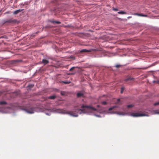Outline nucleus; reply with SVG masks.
<instances>
[{"mask_svg": "<svg viewBox=\"0 0 159 159\" xmlns=\"http://www.w3.org/2000/svg\"><path fill=\"white\" fill-rule=\"evenodd\" d=\"M83 93L80 92L77 93V97L78 98L82 97L83 96Z\"/></svg>", "mask_w": 159, "mask_h": 159, "instance_id": "nucleus-10", "label": "nucleus"}, {"mask_svg": "<svg viewBox=\"0 0 159 159\" xmlns=\"http://www.w3.org/2000/svg\"><path fill=\"white\" fill-rule=\"evenodd\" d=\"M75 68V67H73L70 69L69 70V71H71L74 70Z\"/></svg>", "mask_w": 159, "mask_h": 159, "instance_id": "nucleus-23", "label": "nucleus"}, {"mask_svg": "<svg viewBox=\"0 0 159 159\" xmlns=\"http://www.w3.org/2000/svg\"><path fill=\"white\" fill-rule=\"evenodd\" d=\"M61 93L62 95H64L65 94V92L63 91L61 92Z\"/></svg>", "mask_w": 159, "mask_h": 159, "instance_id": "nucleus-26", "label": "nucleus"}, {"mask_svg": "<svg viewBox=\"0 0 159 159\" xmlns=\"http://www.w3.org/2000/svg\"><path fill=\"white\" fill-rule=\"evenodd\" d=\"M91 52L90 50H88L86 49H83L80 51V52Z\"/></svg>", "mask_w": 159, "mask_h": 159, "instance_id": "nucleus-8", "label": "nucleus"}, {"mask_svg": "<svg viewBox=\"0 0 159 159\" xmlns=\"http://www.w3.org/2000/svg\"><path fill=\"white\" fill-rule=\"evenodd\" d=\"M62 82L64 83L65 84H69V83H70V81H62Z\"/></svg>", "mask_w": 159, "mask_h": 159, "instance_id": "nucleus-19", "label": "nucleus"}, {"mask_svg": "<svg viewBox=\"0 0 159 159\" xmlns=\"http://www.w3.org/2000/svg\"><path fill=\"white\" fill-rule=\"evenodd\" d=\"M120 99H118L117 100V103H120Z\"/></svg>", "mask_w": 159, "mask_h": 159, "instance_id": "nucleus-28", "label": "nucleus"}, {"mask_svg": "<svg viewBox=\"0 0 159 159\" xmlns=\"http://www.w3.org/2000/svg\"><path fill=\"white\" fill-rule=\"evenodd\" d=\"M156 82L157 83L159 84V81L158 80V81H156Z\"/></svg>", "mask_w": 159, "mask_h": 159, "instance_id": "nucleus-29", "label": "nucleus"}, {"mask_svg": "<svg viewBox=\"0 0 159 159\" xmlns=\"http://www.w3.org/2000/svg\"><path fill=\"white\" fill-rule=\"evenodd\" d=\"M121 65L117 64V65H116L115 67L117 68H119V67H121Z\"/></svg>", "mask_w": 159, "mask_h": 159, "instance_id": "nucleus-22", "label": "nucleus"}, {"mask_svg": "<svg viewBox=\"0 0 159 159\" xmlns=\"http://www.w3.org/2000/svg\"><path fill=\"white\" fill-rule=\"evenodd\" d=\"M42 63H43L44 65H46L49 63V61L47 60L43 59L42 61Z\"/></svg>", "mask_w": 159, "mask_h": 159, "instance_id": "nucleus-9", "label": "nucleus"}, {"mask_svg": "<svg viewBox=\"0 0 159 159\" xmlns=\"http://www.w3.org/2000/svg\"><path fill=\"white\" fill-rule=\"evenodd\" d=\"M134 80V78H131L129 77V78H128L126 79L125 80V81L126 82H128L129 81H131V80Z\"/></svg>", "mask_w": 159, "mask_h": 159, "instance_id": "nucleus-14", "label": "nucleus"}, {"mask_svg": "<svg viewBox=\"0 0 159 159\" xmlns=\"http://www.w3.org/2000/svg\"><path fill=\"white\" fill-rule=\"evenodd\" d=\"M52 111L55 113H62L63 112L62 110L60 109H57L55 108L52 109Z\"/></svg>", "mask_w": 159, "mask_h": 159, "instance_id": "nucleus-3", "label": "nucleus"}, {"mask_svg": "<svg viewBox=\"0 0 159 159\" xmlns=\"http://www.w3.org/2000/svg\"><path fill=\"white\" fill-rule=\"evenodd\" d=\"M34 86V84H30L28 85V87H30V88H33Z\"/></svg>", "mask_w": 159, "mask_h": 159, "instance_id": "nucleus-21", "label": "nucleus"}, {"mask_svg": "<svg viewBox=\"0 0 159 159\" xmlns=\"http://www.w3.org/2000/svg\"><path fill=\"white\" fill-rule=\"evenodd\" d=\"M102 103L103 105H106L107 104V102L105 101H103L102 102Z\"/></svg>", "mask_w": 159, "mask_h": 159, "instance_id": "nucleus-25", "label": "nucleus"}, {"mask_svg": "<svg viewBox=\"0 0 159 159\" xmlns=\"http://www.w3.org/2000/svg\"><path fill=\"white\" fill-rule=\"evenodd\" d=\"M16 22V20H12L10 19L6 21L5 22V23H15Z\"/></svg>", "mask_w": 159, "mask_h": 159, "instance_id": "nucleus-7", "label": "nucleus"}, {"mask_svg": "<svg viewBox=\"0 0 159 159\" xmlns=\"http://www.w3.org/2000/svg\"><path fill=\"white\" fill-rule=\"evenodd\" d=\"M132 17L131 16H129L128 17V18L129 19V18H131Z\"/></svg>", "mask_w": 159, "mask_h": 159, "instance_id": "nucleus-30", "label": "nucleus"}, {"mask_svg": "<svg viewBox=\"0 0 159 159\" xmlns=\"http://www.w3.org/2000/svg\"><path fill=\"white\" fill-rule=\"evenodd\" d=\"M131 115L133 117H139L144 116V115L139 113H132Z\"/></svg>", "mask_w": 159, "mask_h": 159, "instance_id": "nucleus-4", "label": "nucleus"}, {"mask_svg": "<svg viewBox=\"0 0 159 159\" xmlns=\"http://www.w3.org/2000/svg\"><path fill=\"white\" fill-rule=\"evenodd\" d=\"M26 112L28 113L32 114L34 112V108L33 107H31L29 109L25 110Z\"/></svg>", "mask_w": 159, "mask_h": 159, "instance_id": "nucleus-5", "label": "nucleus"}, {"mask_svg": "<svg viewBox=\"0 0 159 159\" xmlns=\"http://www.w3.org/2000/svg\"><path fill=\"white\" fill-rule=\"evenodd\" d=\"M154 106H157V105H159V101L155 103L154 104Z\"/></svg>", "mask_w": 159, "mask_h": 159, "instance_id": "nucleus-24", "label": "nucleus"}, {"mask_svg": "<svg viewBox=\"0 0 159 159\" xmlns=\"http://www.w3.org/2000/svg\"><path fill=\"white\" fill-rule=\"evenodd\" d=\"M113 10L115 11H117L118 10V9L115 8H113Z\"/></svg>", "mask_w": 159, "mask_h": 159, "instance_id": "nucleus-27", "label": "nucleus"}, {"mask_svg": "<svg viewBox=\"0 0 159 159\" xmlns=\"http://www.w3.org/2000/svg\"><path fill=\"white\" fill-rule=\"evenodd\" d=\"M117 107L116 106H113L112 107H111L109 109V111H111L113 109H114L115 108H116V107Z\"/></svg>", "mask_w": 159, "mask_h": 159, "instance_id": "nucleus-16", "label": "nucleus"}, {"mask_svg": "<svg viewBox=\"0 0 159 159\" xmlns=\"http://www.w3.org/2000/svg\"><path fill=\"white\" fill-rule=\"evenodd\" d=\"M134 106V105L133 104L129 105L127 106V107L128 108H130V107H133Z\"/></svg>", "mask_w": 159, "mask_h": 159, "instance_id": "nucleus-18", "label": "nucleus"}, {"mask_svg": "<svg viewBox=\"0 0 159 159\" xmlns=\"http://www.w3.org/2000/svg\"><path fill=\"white\" fill-rule=\"evenodd\" d=\"M7 104V103L5 101H1L0 102V105H4Z\"/></svg>", "mask_w": 159, "mask_h": 159, "instance_id": "nucleus-15", "label": "nucleus"}, {"mask_svg": "<svg viewBox=\"0 0 159 159\" xmlns=\"http://www.w3.org/2000/svg\"><path fill=\"white\" fill-rule=\"evenodd\" d=\"M132 14L134 15L138 16H143V17H147L148 16L147 15H143L142 13L139 14V13H134Z\"/></svg>", "mask_w": 159, "mask_h": 159, "instance_id": "nucleus-6", "label": "nucleus"}, {"mask_svg": "<svg viewBox=\"0 0 159 159\" xmlns=\"http://www.w3.org/2000/svg\"><path fill=\"white\" fill-rule=\"evenodd\" d=\"M82 110L81 109H77L75 111L76 113H74L73 111H67L65 112L66 113L74 117H77L78 116V114L79 113L81 114V112H82Z\"/></svg>", "mask_w": 159, "mask_h": 159, "instance_id": "nucleus-1", "label": "nucleus"}, {"mask_svg": "<svg viewBox=\"0 0 159 159\" xmlns=\"http://www.w3.org/2000/svg\"><path fill=\"white\" fill-rule=\"evenodd\" d=\"M118 13L121 14H126V13L124 11H120L118 12Z\"/></svg>", "mask_w": 159, "mask_h": 159, "instance_id": "nucleus-17", "label": "nucleus"}, {"mask_svg": "<svg viewBox=\"0 0 159 159\" xmlns=\"http://www.w3.org/2000/svg\"><path fill=\"white\" fill-rule=\"evenodd\" d=\"M56 96L55 95H52L48 97V98L50 99H54L56 98Z\"/></svg>", "mask_w": 159, "mask_h": 159, "instance_id": "nucleus-13", "label": "nucleus"}, {"mask_svg": "<svg viewBox=\"0 0 159 159\" xmlns=\"http://www.w3.org/2000/svg\"><path fill=\"white\" fill-rule=\"evenodd\" d=\"M124 90V87H122L121 89L120 93H123V91Z\"/></svg>", "mask_w": 159, "mask_h": 159, "instance_id": "nucleus-20", "label": "nucleus"}, {"mask_svg": "<svg viewBox=\"0 0 159 159\" xmlns=\"http://www.w3.org/2000/svg\"><path fill=\"white\" fill-rule=\"evenodd\" d=\"M22 10H21V9H19V10H16L14 12L13 14H15V15L17 14H18L19 13L22 11Z\"/></svg>", "mask_w": 159, "mask_h": 159, "instance_id": "nucleus-11", "label": "nucleus"}, {"mask_svg": "<svg viewBox=\"0 0 159 159\" xmlns=\"http://www.w3.org/2000/svg\"><path fill=\"white\" fill-rule=\"evenodd\" d=\"M81 108H86L89 109H90L92 111H95L96 110V108H95L94 107H92L91 106L82 105V106Z\"/></svg>", "mask_w": 159, "mask_h": 159, "instance_id": "nucleus-2", "label": "nucleus"}, {"mask_svg": "<svg viewBox=\"0 0 159 159\" xmlns=\"http://www.w3.org/2000/svg\"><path fill=\"white\" fill-rule=\"evenodd\" d=\"M50 21L53 23H57V24H60L61 23V22H59V21H54L52 20H50Z\"/></svg>", "mask_w": 159, "mask_h": 159, "instance_id": "nucleus-12", "label": "nucleus"}]
</instances>
